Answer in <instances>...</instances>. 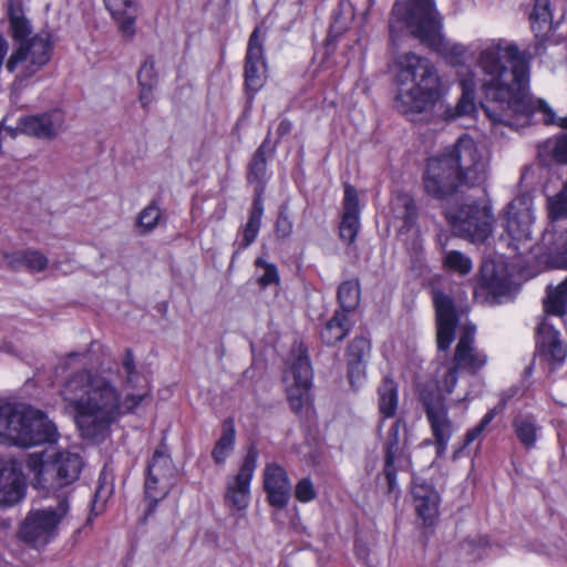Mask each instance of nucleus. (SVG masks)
<instances>
[{
  "mask_svg": "<svg viewBox=\"0 0 567 567\" xmlns=\"http://www.w3.org/2000/svg\"><path fill=\"white\" fill-rule=\"evenodd\" d=\"M107 10L116 20L123 35L133 37L135 33L136 6L133 0H104Z\"/></svg>",
  "mask_w": 567,
  "mask_h": 567,
  "instance_id": "obj_24",
  "label": "nucleus"
},
{
  "mask_svg": "<svg viewBox=\"0 0 567 567\" xmlns=\"http://www.w3.org/2000/svg\"><path fill=\"white\" fill-rule=\"evenodd\" d=\"M173 471L172 458L168 454L167 446L161 443L147 464V487L151 488L150 486L154 483L169 481Z\"/></svg>",
  "mask_w": 567,
  "mask_h": 567,
  "instance_id": "obj_25",
  "label": "nucleus"
},
{
  "mask_svg": "<svg viewBox=\"0 0 567 567\" xmlns=\"http://www.w3.org/2000/svg\"><path fill=\"white\" fill-rule=\"evenodd\" d=\"M371 344L365 337H355L348 346L347 360L367 362L370 355Z\"/></svg>",
  "mask_w": 567,
  "mask_h": 567,
  "instance_id": "obj_44",
  "label": "nucleus"
},
{
  "mask_svg": "<svg viewBox=\"0 0 567 567\" xmlns=\"http://www.w3.org/2000/svg\"><path fill=\"white\" fill-rule=\"evenodd\" d=\"M138 84L141 86L138 100L143 109H147L153 102V90L158 83V76L155 71V61L153 56H147L140 68L137 74Z\"/></svg>",
  "mask_w": 567,
  "mask_h": 567,
  "instance_id": "obj_29",
  "label": "nucleus"
},
{
  "mask_svg": "<svg viewBox=\"0 0 567 567\" xmlns=\"http://www.w3.org/2000/svg\"><path fill=\"white\" fill-rule=\"evenodd\" d=\"M385 382V390L392 391L396 390V385L393 384L392 380H390L388 377L384 379Z\"/></svg>",
  "mask_w": 567,
  "mask_h": 567,
  "instance_id": "obj_63",
  "label": "nucleus"
},
{
  "mask_svg": "<svg viewBox=\"0 0 567 567\" xmlns=\"http://www.w3.org/2000/svg\"><path fill=\"white\" fill-rule=\"evenodd\" d=\"M476 64L483 73L482 109L493 125L518 128L529 124L535 112H540L545 124L567 128V116L557 118L546 101L529 97V63L515 43L505 39L484 42Z\"/></svg>",
  "mask_w": 567,
  "mask_h": 567,
  "instance_id": "obj_1",
  "label": "nucleus"
},
{
  "mask_svg": "<svg viewBox=\"0 0 567 567\" xmlns=\"http://www.w3.org/2000/svg\"><path fill=\"white\" fill-rule=\"evenodd\" d=\"M434 436V443L437 456H442L447 449V444L453 434V423L450 417L429 421Z\"/></svg>",
  "mask_w": 567,
  "mask_h": 567,
  "instance_id": "obj_39",
  "label": "nucleus"
},
{
  "mask_svg": "<svg viewBox=\"0 0 567 567\" xmlns=\"http://www.w3.org/2000/svg\"><path fill=\"white\" fill-rule=\"evenodd\" d=\"M457 369L475 373L487 362V355L475 346V327L465 326L460 334L453 359Z\"/></svg>",
  "mask_w": 567,
  "mask_h": 567,
  "instance_id": "obj_16",
  "label": "nucleus"
},
{
  "mask_svg": "<svg viewBox=\"0 0 567 567\" xmlns=\"http://www.w3.org/2000/svg\"><path fill=\"white\" fill-rule=\"evenodd\" d=\"M270 134L271 132L268 130L267 136L256 150L248 165L247 181L255 185L256 196H261L267 181V158L276 152L277 142L271 143Z\"/></svg>",
  "mask_w": 567,
  "mask_h": 567,
  "instance_id": "obj_20",
  "label": "nucleus"
},
{
  "mask_svg": "<svg viewBox=\"0 0 567 567\" xmlns=\"http://www.w3.org/2000/svg\"><path fill=\"white\" fill-rule=\"evenodd\" d=\"M291 130L292 123L287 118H282L277 127L278 140L289 134Z\"/></svg>",
  "mask_w": 567,
  "mask_h": 567,
  "instance_id": "obj_61",
  "label": "nucleus"
},
{
  "mask_svg": "<svg viewBox=\"0 0 567 567\" xmlns=\"http://www.w3.org/2000/svg\"><path fill=\"white\" fill-rule=\"evenodd\" d=\"M162 212L155 200L144 207L136 218V226L140 235L151 233L159 223Z\"/></svg>",
  "mask_w": 567,
  "mask_h": 567,
  "instance_id": "obj_41",
  "label": "nucleus"
},
{
  "mask_svg": "<svg viewBox=\"0 0 567 567\" xmlns=\"http://www.w3.org/2000/svg\"><path fill=\"white\" fill-rule=\"evenodd\" d=\"M433 302L436 313L437 348L441 351H445L454 340L458 313L451 297L443 292H435Z\"/></svg>",
  "mask_w": 567,
  "mask_h": 567,
  "instance_id": "obj_15",
  "label": "nucleus"
},
{
  "mask_svg": "<svg viewBox=\"0 0 567 567\" xmlns=\"http://www.w3.org/2000/svg\"><path fill=\"white\" fill-rule=\"evenodd\" d=\"M533 219L529 200L516 197L506 206L501 223L508 236L515 240H523L530 237Z\"/></svg>",
  "mask_w": 567,
  "mask_h": 567,
  "instance_id": "obj_13",
  "label": "nucleus"
},
{
  "mask_svg": "<svg viewBox=\"0 0 567 567\" xmlns=\"http://www.w3.org/2000/svg\"><path fill=\"white\" fill-rule=\"evenodd\" d=\"M567 308V277L555 288L547 287V296L544 300L546 313L563 317Z\"/></svg>",
  "mask_w": 567,
  "mask_h": 567,
  "instance_id": "obj_33",
  "label": "nucleus"
},
{
  "mask_svg": "<svg viewBox=\"0 0 567 567\" xmlns=\"http://www.w3.org/2000/svg\"><path fill=\"white\" fill-rule=\"evenodd\" d=\"M489 156L468 135H463L439 156L427 161L423 187L427 195L446 199L461 186L478 187L488 178Z\"/></svg>",
  "mask_w": 567,
  "mask_h": 567,
  "instance_id": "obj_3",
  "label": "nucleus"
},
{
  "mask_svg": "<svg viewBox=\"0 0 567 567\" xmlns=\"http://www.w3.org/2000/svg\"><path fill=\"white\" fill-rule=\"evenodd\" d=\"M264 488L272 507L284 509L290 499L291 484L286 470L276 464H268L264 471Z\"/></svg>",
  "mask_w": 567,
  "mask_h": 567,
  "instance_id": "obj_17",
  "label": "nucleus"
},
{
  "mask_svg": "<svg viewBox=\"0 0 567 567\" xmlns=\"http://www.w3.org/2000/svg\"><path fill=\"white\" fill-rule=\"evenodd\" d=\"M529 20L536 37L549 33L553 30L550 0H535Z\"/></svg>",
  "mask_w": 567,
  "mask_h": 567,
  "instance_id": "obj_32",
  "label": "nucleus"
},
{
  "mask_svg": "<svg viewBox=\"0 0 567 567\" xmlns=\"http://www.w3.org/2000/svg\"><path fill=\"white\" fill-rule=\"evenodd\" d=\"M392 210L403 221L402 228L410 229L417 219V209L413 198L408 194H398L392 202Z\"/></svg>",
  "mask_w": 567,
  "mask_h": 567,
  "instance_id": "obj_34",
  "label": "nucleus"
},
{
  "mask_svg": "<svg viewBox=\"0 0 567 567\" xmlns=\"http://www.w3.org/2000/svg\"><path fill=\"white\" fill-rule=\"evenodd\" d=\"M256 266L265 268L262 276L258 280L261 287H267L278 281V270L275 265L267 264L264 259L258 258L256 260Z\"/></svg>",
  "mask_w": 567,
  "mask_h": 567,
  "instance_id": "obj_52",
  "label": "nucleus"
},
{
  "mask_svg": "<svg viewBox=\"0 0 567 567\" xmlns=\"http://www.w3.org/2000/svg\"><path fill=\"white\" fill-rule=\"evenodd\" d=\"M64 114L52 110L42 114L24 116L19 121L21 132L38 138L52 140L62 130Z\"/></svg>",
  "mask_w": 567,
  "mask_h": 567,
  "instance_id": "obj_18",
  "label": "nucleus"
},
{
  "mask_svg": "<svg viewBox=\"0 0 567 567\" xmlns=\"http://www.w3.org/2000/svg\"><path fill=\"white\" fill-rule=\"evenodd\" d=\"M352 326L353 322L347 313L334 311L320 330V339L327 346H334L348 336Z\"/></svg>",
  "mask_w": 567,
  "mask_h": 567,
  "instance_id": "obj_27",
  "label": "nucleus"
},
{
  "mask_svg": "<svg viewBox=\"0 0 567 567\" xmlns=\"http://www.w3.org/2000/svg\"><path fill=\"white\" fill-rule=\"evenodd\" d=\"M383 474L388 483L389 492H393L396 487V473L404 458V447H383Z\"/></svg>",
  "mask_w": 567,
  "mask_h": 567,
  "instance_id": "obj_35",
  "label": "nucleus"
},
{
  "mask_svg": "<svg viewBox=\"0 0 567 567\" xmlns=\"http://www.w3.org/2000/svg\"><path fill=\"white\" fill-rule=\"evenodd\" d=\"M262 214L264 206L261 202V196H256L250 209L249 219L246 225L259 231Z\"/></svg>",
  "mask_w": 567,
  "mask_h": 567,
  "instance_id": "obj_53",
  "label": "nucleus"
},
{
  "mask_svg": "<svg viewBox=\"0 0 567 567\" xmlns=\"http://www.w3.org/2000/svg\"><path fill=\"white\" fill-rule=\"evenodd\" d=\"M115 378L121 381V386L135 389L147 385L145 375L137 370L133 351L127 348L122 355L121 365L116 373L112 370L92 373L84 369L71 374L65 382V386L68 390H116Z\"/></svg>",
  "mask_w": 567,
  "mask_h": 567,
  "instance_id": "obj_9",
  "label": "nucleus"
},
{
  "mask_svg": "<svg viewBox=\"0 0 567 567\" xmlns=\"http://www.w3.org/2000/svg\"><path fill=\"white\" fill-rule=\"evenodd\" d=\"M236 429L233 417H227L221 424L220 437L214 445L212 457L217 465H224L235 447Z\"/></svg>",
  "mask_w": 567,
  "mask_h": 567,
  "instance_id": "obj_30",
  "label": "nucleus"
},
{
  "mask_svg": "<svg viewBox=\"0 0 567 567\" xmlns=\"http://www.w3.org/2000/svg\"><path fill=\"white\" fill-rule=\"evenodd\" d=\"M537 347L543 354L557 363L563 362L566 357V348L559 339V332L545 321L537 328Z\"/></svg>",
  "mask_w": 567,
  "mask_h": 567,
  "instance_id": "obj_22",
  "label": "nucleus"
},
{
  "mask_svg": "<svg viewBox=\"0 0 567 567\" xmlns=\"http://www.w3.org/2000/svg\"><path fill=\"white\" fill-rule=\"evenodd\" d=\"M91 352V349H86L84 351H73V352H70L66 354L65 357V361L63 363H61L60 368L62 370H66L69 368V365L74 362V361H78L80 363H87L89 362V354Z\"/></svg>",
  "mask_w": 567,
  "mask_h": 567,
  "instance_id": "obj_57",
  "label": "nucleus"
},
{
  "mask_svg": "<svg viewBox=\"0 0 567 567\" xmlns=\"http://www.w3.org/2000/svg\"><path fill=\"white\" fill-rule=\"evenodd\" d=\"M83 460L69 451L55 452L51 455L33 453L29 456L28 466L35 474L37 482L49 491L69 487L80 477Z\"/></svg>",
  "mask_w": 567,
  "mask_h": 567,
  "instance_id": "obj_7",
  "label": "nucleus"
},
{
  "mask_svg": "<svg viewBox=\"0 0 567 567\" xmlns=\"http://www.w3.org/2000/svg\"><path fill=\"white\" fill-rule=\"evenodd\" d=\"M400 427H401V421L396 420L392 423L390 426L385 441L383 443V447H400L403 446L400 443Z\"/></svg>",
  "mask_w": 567,
  "mask_h": 567,
  "instance_id": "obj_56",
  "label": "nucleus"
},
{
  "mask_svg": "<svg viewBox=\"0 0 567 567\" xmlns=\"http://www.w3.org/2000/svg\"><path fill=\"white\" fill-rule=\"evenodd\" d=\"M396 392H382L379 400V410L383 417H393L398 409Z\"/></svg>",
  "mask_w": 567,
  "mask_h": 567,
  "instance_id": "obj_48",
  "label": "nucleus"
},
{
  "mask_svg": "<svg viewBox=\"0 0 567 567\" xmlns=\"http://www.w3.org/2000/svg\"><path fill=\"white\" fill-rule=\"evenodd\" d=\"M144 394L128 392H84L76 400H69L65 409L73 414L81 436L102 440L121 414L133 411Z\"/></svg>",
  "mask_w": 567,
  "mask_h": 567,
  "instance_id": "obj_5",
  "label": "nucleus"
},
{
  "mask_svg": "<svg viewBox=\"0 0 567 567\" xmlns=\"http://www.w3.org/2000/svg\"><path fill=\"white\" fill-rule=\"evenodd\" d=\"M292 233V221L287 213V206L282 205L276 221V235L278 238H288Z\"/></svg>",
  "mask_w": 567,
  "mask_h": 567,
  "instance_id": "obj_50",
  "label": "nucleus"
},
{
  "mask_svg": "<svg viewBox=\"0 0 567 567\" xmlns=\"http://www.w3.org/2000/svg\"><path fill=\"white\" fill-rule=\"evenodd\" d=\"M390 45L398 50L405 38L417 39L440 54L451 65H463L468 55L466 47L446 40L434 0H398L389 20Z\"/></svg>",
  "mask_w": 567,
  "mask_h": 567,
  "instance_id": "obj_4",
  "label": "nucleus"
},
{
  "mask_svg": "<svg viewBox=\"0 0 567 567\" xmlns=\"http://www.w3.org/2000/svg\"><path fill=\"white\" fill-rule=\"evenodd\" d=\"M435 493H437V492L430 484H427L425 482L414 483V485L412 487V495H413L414 503L420 499L426 498L427 496H430V494H435Z\"/></svg>",
  "mask_w": 567,
  "mask_h": 567,
  "instance_id": "obj_58",
  "label": "nucleus"
},
{
  "mask_svg": "<svg viewBox=\"0 0 567 567\" xmlns=\"http://www.w3.org/2000/svg\"><path fill=\"white\" fill-rule=\"evenodd\" d=\"M504 409V403H499L498 405L491 409L478 422L476 426L468 430L464 437V443L462 449L468 446L471 443H473L475 440H477L483 432L486 430V427L489 425V423L493 421V419L502 412Z\"/></svg>",
  "mask_w": 567,
  "mask_h": 567,
  "instance_id": "obj_43",
  "label": "nucleus"
},
{
  "mask_svg": "<svg viewBox=\"0 0 567 567\" xmlns=\"http://www.w3.org/2000/svg\"><path fill=\"white\" fill-rule=\"evenodd\" d=\"M288 401L290 409L300 417L312 420L316 416L311 392H290Z\"/></svg>",
  "mask_w": 567,
  "mask_h": 567,
  "instance_id": "obj_40",
  "label": "nucleus"
},
{
  "mask_svg": "<svg viewBox=\"0 0 567 567\" xmlns=\"http://www.w3.org/2000/svg\"><path fill=\"white\" fill-rule=\"evenodd\" d=\"M420 400L429 421L449 417L443 392H421Z\"/></svg>",
  "mask_w": 567,
  "mask_h": 567,
  "instance_id": "obj_36",
  "label": "nucleus"
},
{
  "mask_svg": "<svg viewBox=\"0 0 567 567\" xmlns=\"http://www.w3.org/2000/svg\"><path fill=\"white\" fill-rule=\"evenodd\" d=\"M444 265L451 270L466 275L472 270V261L458 250H450L444 256Z\"/></svg>",
  "mask_w": 567,
  "mask_h": 567,
  "instance_id": "obj_45",
  "label": "nucleus"
},
{
  "mask_svg": "<svg viewBox=\"0 0 567 567\" xmlns=\"http://www.w3.org/2000/svg\"><path fill=\"white\" fill-rule=\"evenodd\" d=\"M259 31V28H256L249 37L245 63V83L247 89L254 92L262 86L266 71Z\"/></svg>",
  "mask_w": 567,
  "mask_h": 567,
  "instance_id": "obj_19",
  "label": "nucleus"
},
{
  "mask_svg": "<svg viewBox=\"0 0 567 567\" xmlns=\"http://www.w3.org/2000/svg\"><path fill=\"white\" fill-rule=\"evenodd\" d=\"M439 501V494L435 493L414 503L417 515L424 520V523H431L437 514Z\"/></svg>",
  "mask_w": 567,
  "mask_h": 567,
  "instance_id": "obj_46",
  "label": "nucleus"
},
{
  "mask_svg": "<svg viewBox=\"0 0 567 567\" xmlns=\"http://www.w3.org/2000/svg\"><path fill=\"white\" fill-rule=\"evenodd\" d=\"M25 494L22 464L13 458L0 460V505L12 506Z\"/></svg>",
  "mask_w": 567,
  "mask_h": 567,
  "instance_id": "obj_14",
  "label": "nucleus"
},
{
  "mask_svg": "<svg viewBox=\"0 0 567 567\" xmlns=\"http://www.w3.org/2000/svg\"><path fill=\"white\" fill-rule=\"evenodd\" d=\"M69 491L56 496V505L29 511L20 524L18 537L33 548L45 547L56 535L70 513Z\"/></svg>",
  "mask_w": 567,
  "mask_h": 567,
  "instance_id": "obj_8",
  "label": "nucleus"
},
{
  "mask_svg": "<svg viewBox=\"0 0 567 567\" xmlns=\"http://www.w3.org/2000/svg\"><path fill=\"white\" fill-rule=\"evenodd\" d=\"M257 464V452L250 449L246 454L239 472L234 480L227 483L225 502L238 511L245 509L249 504V487Z\"/></svg>",
  "mask_w": 567,
  "mask_h": 567,
  "instance_id": "obj_12",
  "label": "nucleus"
},
{
  "mask_svg": "<svg viewBox=\"0 0 567 567\" xmlns=\"http://www.w3.org/2000/svg\"><path fill=\"white\" fill-rule=\"evenodd\" d=\"M27 388H40V386H45L44 384H42L37 378H31V379H28L25 381V384H24Z\"/></svg>",
  "mask_w": 567,
  "mask_h": 567,
  "instance_id": "obj_62",
  "label": "nucleus"
},
{
  "mask_svg": "<svg viewBox=\"0 0 567 567\" xmlns=\"http://www.w3.org/2000/svg\"><path fill=\"white\" fill-rule=\"evenodd\" d=\"M394 64L398 86L394 107L400 113L452 121L475 112L476 84L473 79L461 80L462 96L452 107L445 103L442 78L430 59L409 51L398 54Z\"/></svg>",
  "mask_w": 567,
  "mask_h": 567,
  "instance_id": "obj_2",
  "label": "nucleus"
},
{
  "mask_svg": "<svg viewBox=\"0 0 567 567\" xmlns=\"http://www.w3.org/2000/svg\"><path fill=\"white\" fill-rule=\"evenodd\" d=\"M375 0H365L364 2V11L368 12L374 6Z\"/></svg>",
  "mask_w": 567,
  "mask_h": 567,
  "instance_id": "obj_64",
  "label": "nucleus"
},
{
  "mask_svg": "<svg viewBox=\"0 0 567 567\" xmlns=\"http://www.w3.org/2000/svg\"><path fill=\"white\" fill-rule=\"evenodd\" d=\"M482 285L493 295L504 296L511 289V277L503 265L486 262L482 267Z\"/></svg>",
  "mask_w": 567,
  "mask_h": 567,
  "instance_id": "obj_26",
  "label": "nucleus"
},
{
  "mask_svg": "<svg viewBox=\"0 0 567 567\" xmlns=\"http://www.w3.org/2000/svg\"><path fill=\"white\" fill-rule=\"evenodd\" d=\"M456 370H457V368H455V367L447 369L441 390H453V388L456 385V380H457V371Z\"/></svg>",
  "mask_w": 567,
  "mask_h": 567,
  "instance_id": "obj_60",
  "label": "nucleus"
},
{
  "mask_svg": "<svg viewBox=\"0 0 567 567\" xmlns=\"http://www.w3.org/2000/svg\"><path fill=\"white\" fill-rule=\"evenodd\" d=\"M257 235H258L257 229L246 225L244 228L243 238H241V241L239 243L238 249L240 250V249H246L247 247H249L255 241Z\"/></svg>",
  "mask_w": 567,
  "mask_h": 567,
  "instance_id": "obj_59",
  "label": "nucleus"
},
{
  "mask_svg": "<svg viewBox=\"0 0 567 567\" xmlns=\"http://www.w3.org/2000/svg\"><path fill=\"white\" fill-rule=\"evenodd\" d=\"M365 363L359 361H348V379L353 389L361 388L365 382Z\"/></svg>",
  "mask_w": 567,
  "mask_h": 567,
  "instance_id": "obj_47",
  "label": "nucleus"
},
{
  "mask_svg": "<svg viewBox=\"0 0 567 567\" xmlns=\"http://www.w3.org/2000/svg\"><path fill=\"white\" fill-rule=\"evenodd\" d=\"M553 156L559 163H567V133L555 138L551 146Z\"/></svg>",
  "mask_w": 567,
  "mask_h": 567,
  "instance_id": "obj_54",
  "label": "nucleus"
},
{
  "mask_svg": "<svg viewBox=\"0 0 567 567\" xmlns=\"http://www.w3.org/2000/svg\"><path fill=\"white\" fill-rule=\"evenodd\" d=\"M444 215L454 233L472 243H483L492 234L493 214L487 206L464 204L446 208Z\"/></svg>",
  "mask_w": 567,
  "mask_h": 567,
  "instance_id": "obj_10",
  "label": "nucleus"
},
{
  "mask_svg": "<svg viewBox=\"0 0 567 567\" xmlns=\"http://www.w3.org/2000/svg\"><path fill=\"white\" fill-rule=\"evenodd\" d=\"M171 481H164L163 483H154L151 488L147 487V478L145 480V495L151 502L156 505L163 499L169 491Z\"/></svg>",
  "mask_w": 567,
  "mask_h": 567,
  "instance_id": "obj_51",
  "label": "nucleus"
},
{
  "mask_svg": "<svg viewBox=\"0 0 567 567\" xmlns=\"http://www.w3.org/2000/svg\"><path fill=\"white\" fill-rule=\"evenodd\" d=\"M295 496L301 503H307L316 498L317 492L309 477H303L297 483Z\"/></svg>",
  "mask_w": 567,
  "mask_h": 567,
  "instance_id": "obj_49",
  "label": "nucleus"
},
{
  "mask_svg": "<svg viewBox=\"0 0 567 567\" xmlns=\"http://www.w3.org/2000/svg\"><path fill=\"white\" fill-rule=\"evenodd\" d=\"M513 427L517 439L526 449L535 446L538 427L532 415H517L513 421Z\"/></svg>",
  "mask_w": 567,
  "mask_h": 567,
  "instance_id": "obj_38",
  "label": "nucleus"
},
{
  "mask_svg": "<svg viewBox=\"0 0 567 567\" xmlns=\"http://www.w3.org/2000/svg\"><path fill=\"white\" fill-rule=\"evenodd\" d=\"M8 18L13 39L20 43L29 40L28 37L31 33V25L24 16L22 2L20 0H9Z\"/></svg>",
  "mask_w": 567,
  "mask_h": 567,
  "instance_id": "obj_31",
  "label": "nucleus"
},
{
  "mask_svg": "<svg viewBox=\"0 0 567 567\" xmlns=\"http://www.w3.org/2000/svg\"><path fill=\"white\" fill-rule=\"evenodd\" d=\"M353 17L352 10H349L347 17L340 12H334L332 16V23L330 25V34L339 35L347 28L348 21Z\"/></svg>",
  "mask_w": 567,
  "mask_h": 567,
  "instance_id": "obj_55",
  "label": "nucleus"
},
{
  "mask_svg": "<svg viewBox=\"0 0 567 567\" xmlns=\"http://www.w3.org/2000/svg\"><path fill=\"white\" fill-rule=\"evenodd\" d=\"M52 45L45 33L35 34L21 42L7 62V70L14 72L20 65L19 78H30L35 74L50 60Z\"/></svg>",
  "mask_w": 567,
  "mask_h": 567,
  "instance_id": "obj_11",
  "label": "nucleus"
},
{
  "mask_svg": "<svg viewBox=\"0 0 567 567\" xmlns=\"http://www.w3.org/2000/svg\"><path fill=\"white\" fill-rule=\"evenodd\" d=\"M340 309L347 315L354 311L360 302V284L358 279L347 280L338 288Z\"/></svg>",
  "mask_w": 567,
  "mask_h": 567,
  "instance_id": "obj_37",
  "label": "nucleus"
},
{
  "mask_svg": "<svg viewBox=\"0 0 567 567\" xmlns=\"http://www.w3.org/2000/svg\"><path fill=\"white\" fill-rule=\"evenodd\" d=\"M3 264L12 269L27 268L30 271H42L48 266V259L38 250H28L4 254Z\"/></svg>",
  "mask_w": 567,
  "mask_h": 567,
  "instance_id": "obj_28",
  "label": "nucleus"
},
{
  "mask_svg": "<svg viewBox=\"0 0 567 567\" xmlns=\"http://www.w3.org/2000/svg\"><path fill=\"white\" fill-rule=\"evenodd\" d=\"M282 382L286 390H310L312 385V369L307 355L299 354L292 364L284 372Z\"/></svg>",
  "mask_w": 567,
  "mask_h": 567,
  "instance_id": "obj_23",
  "label": "nucleus"
},
{
  "mask_svg": "<svg viewBox=\"0 0 567 567\" xmlns=\"http://www.w3.org/2000/svg\"><path fill=\"white\" fill-rule=\"evenodd\" d=\"M554 234L546 231L543 237V244L549 254L556 258L559 267L567 268V231L560 235L558 243H551Z\"/></svg>",
  "mask_w": 567,
  "mask_h": 567,
  "instance_id": "obj_42",
  "label": "nucleus"
},
{
  "mask_svg": "<svg viewBox=\"0 0 567 567\" xmlns=\"http://www.w3.org/2000/svg\"><path fill=\"white\" fill-rule=\"evenodd\" d=\"M59 436L56 425L41 410L10 403L0 406V441L32 446L56 443Z\"/></svg>",
  "mask_w": 567,
  "mask_h": 567,
  "instance_id": "obj_6",
  "label": "nucleus"
},
{
  "mask_svg": "<svg viewBox=\"0 0 567 567\" xmlns=\"http://www.w3.org/2000/svg\"><path fill=\"white\" fill-rule=\"evenodd\" d=\"M359 203L355 189L347 185L344 187L343 216L340 224V237L348 244H352L358 235Z\"/></svg>",
  "mask_w": 567,
  "mask_h": 567,
  "instance_id": "obj_21",
  "label": "nucleus"
}]
</instances>
